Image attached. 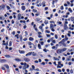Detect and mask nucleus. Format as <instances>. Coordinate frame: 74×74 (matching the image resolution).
<instances>
[{"label":"nucleus","mask_w":74,"mask_h":74,"mask_svg":"<svg viewBox=\"0 0 74 74\" xmlns=\"http://www.w3.org/2000/svg\"><path fill=\"white\" fill-rule=\"evenodd\" d=\"M24 66L23 67V70H26L27 68L26 67V62L24 63Z\"/></svg>","instance_id":"423d86ee"},{"label":"nucleus","mask_w":74,"mask_h":74,"mask_svg":"<svg viewBox=\"0 0 74 74\" xmlns=\"http://www.w3.org/2000/svg\"><path fill=\"white\" fill-rule=\"evenodd\" d=\"M53 59H54V60H58V61H59V59L58 58H57L54 57H53Z\"/></svg>","instance_id":"4be33fe9"},{"label":"nucleus","mask_w":74,"mask_h":74,"mask_svg":"<svg viewBox=\"0 0 74 74\" xmlns=\"http://www.w3.org/2000/svg\"><path fill=\"white\" fill-rule=\"evenodd\" d=\"M5 56L6 58H11L10 56Z\"/></svg>","instance_id":"c03bdc74"},{"label":"nucleus","mask_w":74,"mask_h":74,"mask_svg":"<svg viewBox=\"0 0 74 74\" xmlns=\"http://www.w3.org/2000/svg\"><path fill=\"white\" fill-rule=\"evenodd\" d=\"M50 22L51 23H53V24H55V22L53 21H50Z\"/></svg>","instance_id":"473e14b6"},{"label":"nucleus","mask_w":74,"mask_h":74,"mask_svg":"<svg viewBox=\"0 0 74 74\" xmlns=\"http://www.w3.org/2000/svg\"><path fill=\"white\" fill-rule=\"evenodd\" d=\"M61 44H62L63 46L64 47H66V44L65 43H62Z\"/></svg>","instance_id":"c9c22d12"},{"label":"nucleus","mask_w":74,"mask_h":74,"mask_svg":"<svg viewBox=\"0 0 74 74\" xmlns=\"http://www.w3.org/2000/svg\"><path fill=\"white\" fill-rule=\"evenodd\" d=\"M5 61L6 60L4 59H1L0 60V62L1 63H4Z\"/></svg>","instance_id":"9b49d317"},{"label":"nucleus","mask_w":74,"mask_h":74,"mask_svg":"<svg viewBox=\"0 0 74 74\" xmlns=\"http://www.w3.org/2000/svg\"><path fill=\"white\" fill-rule=\"evenodd\" d=\"M71 21H74V17L72 16L71 17Z\"/></svg>","instance_id":"dca6fc26"},{"label":"nucleus","mask_w":74,"mask_h":74,"mask_svg":"<svg viewBox=\"0 0 74 74\" xmlns=\"http://www.w3.org/2000/svg\"><path fill=\"white\" fill-rule=\"evenodd\" d=\"M55 1L54 0H53V3H52V4L53 5V6H52V7H54V6H55V5H54V4H55Z\"/></svg>","instance_id":"b1692460"},{"label":"nucleus","mask_w":74,"mask_h":74,"mask_svg":"<svg viewBox=\"0 0 74 74\" xmlns=\"http://www.w3.org/2000/svg\"><path fill=\"white\" fill-rule=\"evenodd\" d=\"M48 21H45V22H44V23H45V24L46 25H47V24H48Z\"/></svg>","instance_id":"8fccbe9b"},{"label":"nucleus","mask_w":74,"mask_h":74,"mask_svg":"<svg viewBox=\"0 0 74 74\" xmlns=\"http://www.w3.org/2000/svg\"><path fill=\"white\" fill-rule=\"evenodd\" d=\"M60 65H61V62H58V64H57V66H60Z\"/></svg>","instance_id":"79ce46f5"},{"label":"nucleus","mask_w":74,"mask_h":74,"mask_svg":"<svg viewBox=\"0 0 74 74\" xmlns=\"http://www.w3.org/2000/svg\"><path fill=\"white\" fill-rule=\"evenodd\" d=\"M71 57L69 56V58H67V60L68 61H70V60H71Z\"/></svg>","instance_id":"a878e982"},{"label":"nucleus","mask_w":74,"mask_h":74,"mask_svg":"<svg viewBox=\"0 0 74 74\" xmlns=\"http://www.w3.org/2000/svg\"><path fill=\"white\" fill-rule=\"evenodd\" d=\"M19 52L20 53H21L22 54H23L25 53V52L23 51H20V50H19Z\"/></svg>","instance_id":"0eeeda50"},{"label":"nucleus","mask_w":74,"mask_h":74,"mask_svg":"<svg viewBox=\"0 0 74 74\" xmlns=\"http://www.w3.org/2000/svg\"><path fill=\"white\" fill-rule=\"evenodd\" d=\"M21 8L23 11H25V6H22Z\"/></svg>","instance_id":"9d476101"},{"label":"nucleus","mask_w":74,"mask_h":74,"mask_svg":"<svg viewBox=\"0 0 74 74\" xmlns=\"http://www.w3.org/2000/svg\"><path fill=\"white\" fill-rule=\"evenodd\" d=\"M19 34H17L16 35H15V37H17V39H18L19 38Z\"/></svg>","instance_id":"aec40b11"},{"label":"nucleus","mask_w":74,"mask_h":74,"mask_svg":"<svg viewBox=\"0 0 74 74\" xmlns=\"http://www.w3.org/2000/svg\"><path fill=\"white\" fill-rule=\"evenodd\" d=\"M67 4H68V5H70V3L69 1H67Z\"/></svg>","instance_id":"13d9d810"},{"label":"nucleus","mask_w":74,"mask_h":74,"mask_svg":"<svg viewBox=\"0 0 74 74\" xmlns=\"http://www.w3.org/2000/svg\"><path fill=\"white\" fill-rule=\"evenodd\" d=\"M6 42H5V45L6 46H7L8 45V41H7Z\"/></svg>","instance_id":"cd10ccee"},{"label":"nucleus","mask_w":74,"mask_h":74,"mask_svg":"<svg viewBox=\"0 0 74 74\" xmlns=\"http://www.w3.org/2000/svg\"><path fill=\"white\" fill-rule=\"evenodd\" d=\"M62 52V50H60V49H59L57 51V53H60Z\"/></svg>","instance_id":"f8f14e48"},{"label":"nucleus","mask_w":74,"mask_h":74,"mask_svg":"<svg viewBox=\"0 0 74 74\" xmlns=\"http://www.w3.org/2000/svg\"><path fill=\"white\" fill-rule=\"evenodd\" d=\"M51 42L53 43V44H55L56 43V40H53Z\"/></svg>","instance_id":"c756f323"},{"label":"nucleus","mask_w":74,"mask_h":74,"mask_svg":"<svg viewBox=\"0 0 74 74\" xmlns=\"http://www.w3.org/2000/svg\"><path fill=\"white\" fill-rule=\"evenodd\" d=\"M28 44L29 45H32V43L31 42H28Z\"/></svg>","instance_id":"09e8293b"},{"label":"nucleus","mask_w":74,"mask_h":74,"mask_svg":"<svg viewBox=\"0 0 74 74\" xmlns=\"http://www.w3.org/2000/svg\"><path fill=\"white\" fill-rule=\"evenodd\" d=\"M3 66L4 67H5L6 68V69H8L10 68V67H9V66L8 65L6 64H5L3 65Z\"/></svg>","instance_id":"39448f33"},{"label":"nucleus","mask_w":74,"mask_h":74,"mask_svg":"<svg viewBox=\"0 0 74 74\" xmlns=\"http://www.w3.org/2000/svg\"><path fill=\"white\" fill-rule=\"evenodd\" d=\"M41 20V19L39 18H36V22H38V21H40Z\"/></svg>","instance_id":"f3484780"},{"label":"nucleus","mask_w":74,"mask_h":74,"mask_svg":"<svg viewBox=\"0 0 74 74\" xmlns=\"http://www.w3.org/2000/svg\"><path fill=\"white\" fill-rule=\"evenodd\" d=\"M48 8L47 7L45 8V10H48Z\"/></svg>","instance_id":"680f3d73"},{"label":"nucleus","mask_w":74,"mask_h":74,"mask_svg":"<svg viewBox=\"0 0 74 74\" xmlns=\"http://www.w3.org/2000/svg\"><path fill=\"white\" fill-rule=\"evenodd\" d=\"M6 7H7V8L8 10H10L11 9V8H10V6H6Z\"/></svg>","instance_id":"7c9ffc66"},{"label":"nucleus","mask_w":74,"mask_h":74,"mask_svg":"<svg viewBox=\"0 0 74 74\" xmlns=\"http://www.w3.org/2000/svg\"><path fill=\"white\" fill-rule=\"evenodd\" d=\"M15 60L17 62H20V61H21V60L18 58L16 59H15Z\"/></svg>","instance_id":"2eb2a0df"},{"label":"nucleus","mask_w":74,"mask_h":74,"mask_svg":"<svg viewBox=\"0 0 74 74\" xmlns=\"http://www.w3.org/2000/svg\"><path fill=\"white\" fill-rule=\"evenodd\" d=\"M29 40L31 41H33L34 40V38L32 37H30L29 38Z\"/></svg>","instance_id":"6e6552de"},{"label":"nucleus","mask_w":74,"mask_h":74,"mask_svg":"<svg viewBox=\"0 0 74 74\" xmlns=\"http://www.w3.org/2000/svg\"><path fill=\"white\" fill-rule=\"evenodd\" d=\"M70 72L71 74H73V69H71L70 71Z\"/></svg>","instance_id":"4c0bfd02"},{"label":"nucleus","mask_w":74,"mask_h":74,"mask_svg":"<svg viewBox=\"0 0 74 74\" xmlns=\"http://www.w3.org/2000/svg\"><path fill=\"white\" fill-rule=\"evenodd\" d=\"M40 64H42V65H45V62H43L42 63H40Z\"/></svg>","instance_id":"49530a36"},{"label":"nucleus","mask_w":74,"mask_h":74,"mask_svg":"<svg viewBox=\"0 0 74 74\" xmlns=\"http://www.w3.org/2000/svg\"><path fill=\"white\" fill-rule=\"evenodd\" d=\"M69 11L70 12H73V11L72 10H71V8H69L68 9Z\"/></svg>","instance_id":"5701e85b"},{"label":"nucleus","mask_w":74,"mask_h":74,"mask_svg":"<svg viewBox=\"0 0 74 74\" xmlns=\"http://www.w3.org/2000/svg\"><path fill=\"white\" fill-rule=\"evenodd\" d=\"M46 36L47 37H51V35L49 34H47Z\"/></svg>","instance_id":"e433bc0d"},{"label":"nucleus","mask_w":74,"mask_h":74,"mask_svg":"<svg viewBox=\"0 0 74 74\" xmlns=\"http://www.w3.org/2000/svg\"><path fill=\"white\" fill-rule=\"evenodd\" d=\"M32 54L33 56H36V53H34V52H31L27 54L25 56H30L32 55Z\"/></svg>","instance_id":"f257e3e1"},{"label":"nucleus","mask_w":74,"mask_h":74,"mask_svg":"<svg viewBox=\"0 0 74 74\" xmlns=\"http://www.w3.org/2000/svg\"><path fill=\"white\" fill-rule=\"evenodd\" d=\"M45 32L47 33H50V31H48V30H46Z\"/></svg>","instance_id":"c85d7f7f"},{"label":"nucleus","mask_w":74,"mask_h":74,"mask_svg":"<svg viewBox=\"0 0 74 74\" xmlns=\"http://www.w3.org/2000/svg\"><path fill=\"white\" fill-rule=\"evenodd\" d=\"M42 5H44L45 4V1H43L42 3Z\"/></svg>","instance_id":"6e6d98bb"},{"label":"nucleus","mask_w":74,"mask_h":74,"mask_svg":"<svg viewBox=\"0 0 74 74\" xmlns=\"http://www.w3.org/2000/svg\"><path fill=\"white\" fill-rule=\"evenodd\" d=\"M64 24H65V25H67V24H68V22L65 21V23Z\"/></svg>","instance_id":"774afa93"},{"label":"nucleus","mask_w":74,"mask_h":74,"mask_svg":"<svg viewBox=\"0 0 74 74\" xmlns=\"http://www.w3.org/2000/svg\"><path fill=\"white\" fill-rule=\"evenodd\" d=\"M1 31V32H4L5 31V29H4L3 28L2 29Z\"/></svg>","instance_id":"58836bf2"},{"label":"nucleus","mask_w":74,"mask_h":74,"mask_svg":"<svg viewBox=\"0 0 74 74\" xmlns=\"http://www.w3.org/2000/svg\"><path fill=\"white\" fill-rule=\"evenodd\" d=\"M39 27L40 29H42V26H39Z\"/></svg>","instance_id":"bf43d9fd"},{"label":"nucleus","mask_w":74,"mask_h":74,"mask_svg":"<svg viewBox=\"0 0 74 74\" xmlns=\"http://www.w3.org/2000/svg\"><path fill=\"white\" fill-rule=\"evenodd\" d=\"M33 11L34 12H37V10L35 9H33Z\"/></svg>","instance_id":"3c124183"},{"label":"nucleus","mask_w":74,"mask_h":74,"mask_svg":"<svg viewBox=\"0 0 74 74\" xmlns=\"http://www.w3.org/2000/svg\"><path fill=\"white\" fill-rule=\"evenodd\" d=\"M11 34H12L13 36L15 35V31H13L12 33Z\"/></svg>","instance_id":"bb28decb"},{"label":"nucleus","mask_w":74,"mask_h":74,"mask_svg":"<svg viewBox=\"0 0 74 74\" xmlns=\"http://www.w3.org/2000/svg\"><path fill=\"white\" fill-rule=\"evenodd\" d=\"M11 45H12V42L10 41L9 42V47H11Z\"/></svg>","instance_id":"393cba45"},{"label":"nucleus","mask_w":74,"mask_h":74,"mask_svg":"<svg viewBox=\"0 0 74 74\" xmlns=\"http://www.w3.org/2000/svg\"><path fill=\"white\" fill-rule=\"evenodd\" d=\"M43 51L45 52H47V50L46 49H43Z\"/></svg>","instance_id":"603ef678"},{"label":"nucleus","mask_w":74,"mask_h":74,"mask_svg":"<svg viewBox=\"0 0 74 74\" xmlns=\"http://www.w3.org/2000/svg\"><path fill=\"white\" fill-rule=\"evenodd\" d=\"M64 28L65 30H66L69 29V27H68L67 25L66 24H64Z\"/></svg>","instance_id":"f03ea898"},{"label":"nucleus","mask_w":74,"mask_h":74,"mask_svg":"<svg viewBox=\"0 0 74 74\" xmlns=\"http://www.w3.org/2000/svg\"><path fill=\"white\" fill-rule=\"evenodd\" d=\"M34 62L35 63H38V61L37 60H36L34 61Z\"/></svg>","instance_id":"4d7b16f0"},{"label":"nucleus","mask_w":74,"mask_h":74,"mask_svg":"<svg viewBox=\"0 0 74 74\" xmlns=\"http://www.w3.org/2000/svg\"><path fill=\"white\" fill-rule=\"evenodd\" d=\"M1 9H3L5 8V5H1Z\"/></svg>","instance_id":"ddd939ff"},{"label":"nucleus","mask_w":74,"mask_h":74,"mask_svg":"<svg viewBox=\"0 0 74 74\" xmlns=\"http://www.w3.org/2000/svg\"><path fill=\"white\" fill-rule=\"evenodd\" d=\"M50 40L52 41H53V37L51 38H50Z\"/></svg>","instance_id":"0e129e2a"},{"label":"nucleus","mask_w":74,"mask_h":74,"mask_svg":"<svg viewBox=\"0 0 74 74\" xmlns=\"http://www.w3.org/2000/svg\"><path fill=\"white\" fill-rule=\"evenodd\" d=\"M9 18L10 19H12V16H9Z\"/></svg>","instance_id":"69168bd1"},{"label":"nucleus","mask_w":74,"mask_h":74,"mask_svg":"<svg viewBox=\"0 0 74 74\" xmlns=\"http://www.w3.org/2000/svg\"><path fill=\"white\" fill-rule=\"evenodd\" d=\"M38 46L39 49H40L41 48V45L40 44H38Z\"/></svg>","instance_id":"a211bd4d"},{"label":"nucleus","mask_w":74,"mask_h":74,"mask_svg":"<svg viewBox=\"0 0 74 74\" xmlns=\"http://www.w3.org/2000/svg\"><path fill=\"white\" fill-rule=\"evenodd\" d=\"M26 28V25H25L23 26V29H25Z\"/></svg>","instance_id":"e2e57ef3"},{"label":"nucleus","mask_w":74,"mask_h":74,"mask_svg":"<svg viewBox=\"0 0 74 74\" xmlns=\"http://www.w3.org/2000/svg\"><path fill=\"white\" fill-rule=\"evenodd\" d=\"M55 38H56V39H58V36H57V35L55 34Z\"/></svg>","instance_id":"f704fd0d"},{"label":"nucleus","mask_w":74,"mask_h":74,"mask_svg":"<svg viewBox=\"0 0 74 74\" xmlns=\"http://www.w3.org/2000/svg\"><path fill=\"white\" fill-rule=\"evenodd\" d=\"M21 14H18V20H21Z\"/></svg>","instance_id":"20e7f679"},{"label":"nucleus","mask_w":74,"mask_h":74,"mask_svg":"<svg viewBox=\"0 0 74 74\" xmlns=\"http://www.w3.org/2000/svg\"><path fill=\"white\" fill-rule=\"evenodd\" d=\"M23 40L24 41H26L27 40V38H24V39H23Z\"/></svg>","instance_id":"37998d69"},{"label":"nucleus","mask_w":74,"mask_h":74,"mask_svg":"<svg viewBox=\"0 0 74 74\" xmlns=\"http://www.w3.org/2000/svg\"><path fill=\"white\" fill-rule=\"evenodd\" d=\"M64 9V8L63 7V6H61L60 8V10H63Z\"/></svg>","instance_id":"a19ab883"},{"label":"nucleus","mask_w":74,"mask_h":74,"mask_svg":"<svg viewBox=\"0 0 74 74\" xmlns=\"http://www.w3.org/2000/svg\"><path fill=\"white\" fill-rule=\"evenodd\" d=\"M51 29V31H52V32H55V29H53V28Z\"/></svg>","instance_id":"5fc2aeb1"},{"label":"nucleus","mask_w":74,"mask_h":74,"mask_svg":"<svg viewBox=\"0 0 74 74\" xmlns=\"http://www.w3.org/2000/svg\"><path fill=\"white\" fill-rule=\"evenodd\" d=\"M69 29H70L71 30H74V28H72L71 27H70Z\"/></svg>","instance_id":"72a5a7b5"},{"label":"nucleus","mask_w":74,"mask_h":74,"mask_svg":"<svg viewBox=\"0 0 74 74\" xmlns=\"http://www.w3.org/2000/svg\"><path fill=\"white\" fill-rule=\"evenodd\" d=\"M9 5H10V7H11V8H14V6L13 5H12L11 4H9Z\"/></svg>","instance_id":"412c9836"},{"label":"nucleus","mask_w":74,"mask_h":74,"mask_svg":"<svg viewBox=\"0 0 74 74\" xmlns=\"http://www.w3.org/2000/svg\"><path fill=\"white\" fill-rule=\"evenodd\" d=\"M24 60L25 61V62H27L30 61V59L26 58H24Z\"/></svg>","instance_id":"1a4fd4ad"},{"label":"nucleus","mask_w":74,"mask_h":74,"mask_svg":"<svg viewBox=\"0 0 74 74\" xmlns=\"http://www.w3.org/2000/svg\"><path fill=\"white\" fill-rule=\"evenodd\" d=\"M53 28H54L53 25L52 24H51L50 25V28L52 29Z\"/></svg>","instance_id":"4468645a"},{"label":"nucleus","mask_w":74,"mask_h":74,"mask_svg":"<svg viewBox=\"0 0 74 74\" xmlns=\"http://www.w3.org/2000/svg\"><path fill=\"white\" fill-rule=\"evenodd\" d=\"M64 5L65 7H67L68 6V5L66 3H65L64 4Z\"/></svg>","instance_id":"864d4df0"},{"label":"nucleus","mask_w":74,"mask_h":74,"mask_svg":"<svg viewBox=\"0 0 74 74\" xmlns=\"http://www.w3.org/2000/svg\"><path fill=\"white\" fill-rule=\"evenodd\" d=\"M19 37L20 40H22V35H20Z\"/></svg>","instance_id":"2f4dec72"},{"label":"nucleus","mask_w":74,"mask_h":74,"mask_svg":"<svg viewBox=\"0 0 74 74\" xmlns=\"http://www.w3.org/2000/svg\"><path fill=\"white\" fill-rule=\"evenodd\" d=\"M57 23H59V25H62V23L61 22V21L57 22Z\"/></svg>","instance_id":"ea45409f"},{"label":"nucleus","mask_w":74,"mask_h":74,"mask_svg":"<svg viewBox=\"0 0 74 74\" xmlns=\"http://www.w3.org/2000/svg\"><path fill=\"white\" fill-rule=\"evenodd\" d=\"M66 48H64L63 49H61V51L62 52H64V51H66Z\"/></svg>","instance_id":"6ab92c4d"},{"label":"nucleus","mask_w":74,"mask_h":74,"mask_svg":"<svg viewBox=\"0 0 74 74\" xmlns=\"http://www.w3.org/2000/svg\"><path fill=\"white\" fill-rule=\"evenodd\" d=\"M65 39H63L58 44H62L63 43H64V42H65Z\"/></svg>","instance_id":"7ed1b4c3"},{"label":"nucleus","mask_w":74,"mask_h":74,"mask_svg":"<svg viewBox=\"0 0 74 74\" xmlns=\"http://www.w3.org/2000/svg\"><path fill=\"white\" fill-rule=\"evenodd\" d=\"M25 34H26V36H27L28 35V32H27L25 31Z\"/></svg>","instance_id":"de8ad7c7"},{"label":"nucleus","mask_w":74,"mask_h":74,"mask_svg":"<svg viewBox=\"0 0 74 74\" xmlns=\"http://www.w3.org/2000/svg\"><path fill=\"white\" fill-rule=\"evenodd\" d=\"M32 68L33 70H34V69H35V66H34V65H32Z\"/></svg>","instance_id":"a18cd8bd"},{"label":"nucleus","mask_w":74,"mask_h":74,"mask_svg":"<svg viewBox=\"0 0 74 74\" xmlns=\"http://www.w3.org/2000/svg\"><path fill=\"white\" fill-rule=\"evenodd\" d=\"M57 68H61V66H60L59 65H58L57 66Z\"/></svg>","instance_id":"338daca9"},{"label":"nucleus","mask_w":74,"mask_h":74,"mask_svg":"<svg viewBox=\"0 0 74 74\" xmlns=\"http://www.w3.org/2000/svg\"><path fill=\"white\" fill-rule=\"evenodd\" d=\"M38 37L39 38H42V36L40 35H39L38 36Z\"/></svg>","instance_id":"052dcab7"}]
</instances>
